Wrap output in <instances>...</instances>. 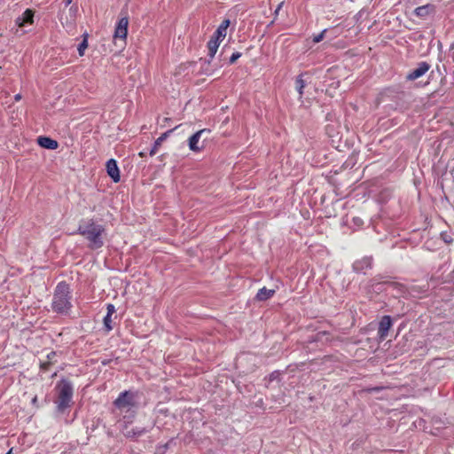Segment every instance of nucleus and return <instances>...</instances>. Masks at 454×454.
<instances>
[{
  "instance_id": "10",
  "label": "nucleus",
  "mask_w": 454,
  "mask_h": 454,
  "mask_svg": "<svg viewBox=\"0 0 454 454\" xmlns=\"http://www.w3.org/2000/svg\"><path fill=\"white\" fill-rule=\"evenodd\" d=\"M230 20H224L221 25L217 27L216 31L215 32L213 38L223 41L227 34V29L230 26Z\"/></svg>"
},
{
  "instance_id": "6",
  "label": "nucleus",
  "mask_w": 454,
  "mask_h": 454,
  "mask_svg": "<svg viewBox=\"0 0 454 454\" xmlns=\"http://www.w3.org/2000/svg\"><path fill=\"white\" fill-rule=\"evenodd\" d=\"M129 19L127 16L121 18L116 25L114 38V40L125 41L128 35Z\"/></svg>"
},
{
  "instance_id": "23",
  "label": "nucleus",
  "mask_w": 454,
  "mask_h": 454,
  "mask_svg": "<svg viewBox=\"0 0 454 454\" xmlns=\"http://www.w3.org/2000/svg\"><path fill=\"white\" fill-rule=\"evenodd\" d=\"M241 54L239 52H235L230 58V63L233 64L239 58H240Z\"/></svg>"
},
{
  "instance_id": "18",
  "label": "nucleus",
  "mask_w": 454,
  "mask_h": 454,
  "mask_svg": "<svg viewBox=\"0 0 454 454\" xmlns=\"http://www.w3.org/2000/svg\"><path fill=\"white\" fill-rule=\"evenodd\" d=\"M104 325L107 332L113 329L112 325V317L110 315H106L104 318Z\"/></svg>"
},
{
  "instance_id": "13",
  "label": "nucleus",
  "mask_w": 454,
  "mask_h": 454,
  "mask_svg": "<svg viewBox=\"0 0 454 454\" xmlns=\"http://www.w3.org/2000/svg\"><path fill=\"white\" fill-rule=\"evenodd\" d=\"M275 294L274 289H267L266 287L261 288L257 294H256V300L258 301H266L272 297Z\"/></svg>"
},
{
  "instance_id": "1",
  "label": "nucleus",
  "mask_w": 454,
  "mask_h": 454,
  "mask_svg": "<svg viewBox=\"0 0 454 454\" xmlns=\"http://www.w3.org/2000/svg\"><path fill=\"white\" fill-rule=\"evenodd\" d=\"M78 232L89 241V247L98 249L103 247L105 228L92 220L82 223Z\"/></svg>"
},
{
  "instance_id": "22",
  "label": "nucleus",
  "mask_w": 454,
  "mask_h": 454,
  "mask_svg": "<svg viewBox=\"0 0 454 454\" xmlns=\"http://www.w3.org/2000/svg\"><path fill=\"white\" fill-rule=\"evenodd\" d=\"M55 356H56V353H55V352H51V353H50V354L47 356H48L49 361H48V362L42 363V364H41L42 369L46 370V369H47V365H48V364H50V363H51V359H52Z\"/></svg>"
},
{
  "instance_id": "26",
  "label": "nucleus",
  "mask_w": 454,
  "mask_h": 454,
  "mask_svg": "<svg viewBox=\"0 0 454 454\" xmlns=\"http://www.w3.org/2000/svg\"><path fill=\"white\" fill-rule=\"evenodd\" d=\"M15 100L16 101H19L21 99V95L20 94H17L15 97H14Z\"/></svg>"
},
{
  "instance_id": "7",
  "label": "nucleus",
  "mask_w": 454,
  "mask_h": 454,
  "mask_svg": "<svg viewBox=\"0 0 454 454\" xmlns=\"http://www.w3.org/2000/svg\"><path fill=\"white\" fill-rule=\"evenodd\" d=\"M392 325V320L389 316H384L379 325V337L381 340H385L387 336L388 330Z\"/></svg>"
},
{
  "instance_id": "12",
  "label": "nucleus",
  "mask_w": 454,
  "mask_h": 454,
  "mask_svg": "<svg viewBox=\"0 0 454 454\" xmlns=\"http://www.w3.org/2000/svg\"><path fill=\"white\" fill-rule=\"evenodd\" d=\"M34 18V12L31 10H27L21 17L16 19V24L19 27H23L26 24H32Z\"/></svg>"
},
{
  "instance_id": "16",
  "label": "nucleus",
  "mask_w": 454,
  "mask_h": 454,
  "mask_svg": "<svg viewBox=\"0 0 454 454\" xmlns=\"http://www.w3.org/2000/svg\"><path fill=\"white\" fill-rule=\"evenodd\" d=\"M167 135H168V132L162 134L160 137H158V139L155 141L154 146L150 151V155L151 156H153V155H154L156 153L158 146H160V144L164 141V139L166 138Z\"/></svg>"
},
{
  "instance_id": "2",
  "label": "nucleus",
  "mask_w": 454,
  "mask_h": 454,
  "mask_svg": "<svg viewBox=\"0 0 454 454\" xmlns=\"http://www.w3.org/2000/svg\"><path fill=\"white\" fill-rule=\"evenodd\" d=\"M69 287L65 283H59L55 290L52 309L58 313H66L71 308L69 301Z\"/></svg>"
},
{
  "instance_id": "25",
  "label": "nucleus",
  "mask_w": 454,
  "mask_h": 454,
  "mask_svg": "<svg viewBox=\"0 0 454 454\" xmlns=\"http://www.w3.org/2000/svg\"><path fill=\"white\" fill-rule=\"evenodd\" d=\"M282 5H283V3H280V4H278V8H277V9H276V11H275V13H276V14H278V12H279V10L281 9Z\"/></svg>"
},
{
  "instance_id": "5",
  "label": "nucleus",
  "mask_w": 454,
  "mask_h": 454,
  "mask_svg": "<svg viewBox=\"0 0 454 454\" xmlns=\"http://www.w3.org/2000/svg\"><path fill=\"white\" fill-rule=\"evenodd\" d=\"M114 404L121 411H129L135 404L133 394L128 391L121 393L115 400Z\"/></svg>"
},
{
  "instance_id": "21",
  "label": "nucleus",
  "mask_w": 454,
  "mask_h": 454,
  "mask_svg": "<svg viewBox=\"0 0 454 454\" xmlns=\"http://www.w3.org/2000/svg\"><path fill=\"white\" fill-rule=\"evenodd\" d=\"M143 433H144V430H141V429H137V430L132 429L131 431H127L125 434L127 436H138V435H141Z\"/></svg>"
},
{
  "instance_id": "4",
  "label": "nucleus",
  "mask_w": 454,
  "mask_h": 454,
  "mask_svg": "<svg viewBox=\"0 0 454 454\" xmlns=\"http://www.w3.org/2000/svg\"><path fill=\"white\" fill-rule=\"evenodd\" d=\"M209 133V129H203L197 131L194 135H192L188 141L190 150L192 152H200L205 146L204 141H201V138L205 134Z\"/></svg>"
},
{
  "instance_id": "9",
  "label": "nucleus",
  "mask_w": 454,
  "mask_h": 454,
  "mask_svg": "<svg viewBox=\"0 0 454 454\" xmlns=\"http://www.w3.org/2000/svg\"><path fill=\"white\" fill-rule=\"evenodd\" d=\"M429 69V65L426 62H422L417 68L411 71L408 75L407 79L416 80L425 74Z\"/></svg>"
},
{
  "instance_id": "28",
  "label": "nucleus",
  "mask_w": 454,
  "mask_h": 454,
  "mask_svg": "<svg viewBox=\"0 0 454 454\" xmlns=\"http://www.w3.org/2000/svg\"><path fill=\"white\" fill-rule=\"evenodd\" d=\"M139 155H140L141 157H143V156L145 155V153L141 152V153H139Z\"/></svg>"
},
{
  "instance_id": "14",
  "label": "nucleus",
  "mask_w": 454,
  "mask_h": 454,
  "mask_svg": "<svg viewBox=\"0 0 454 454\" xmlns=\"http://www.w3.org/2000/svg\"><path fill=\"white\" fill-rule=\"evenodd\" d=\"M434 10V8L433 5L426 4V5L419 6L418 8H416L415 13L417 16L424 18V17H427V15H429L431 12H433Z\"/></svg>"
},
{
  "instance_id": "15",
  "label": "nucleus",
  "mask_w": 454,
  "mask_h": 454,
  "mask_svg": "<svg viewBox=\"0 0 454 454\" xmlns=\"http://www.w3.org/2000/svg\"><path fill=\"white\" fill-rule=\"evenodd\" d=\"M221 42L222 41L215 39L213 37L209 40V42L207 43V48L210 58H213L215 55Z\"/></svg>"
},
{
  "instance_id": "11",
  "label": "nucleus",
  "mask_w": 454,
  "mask_h": 454,
  "mask_svg": "<svg viewBox=\"0 0 454 454\" xmlns=\"http://www.w3.org/2000/svg\"><path fill=\"white\" fill-rule=\"evenodd\" d=\"M37 143L40 146L51 150H55L59 146V144L56 140H53L48 137H39L37 138Z\"/></svg>"
},
{
  "instance_id": "29",
  "label": "nucleus",
  "mask_w": 454,
  "mask_h": 454,
  "mask_svg": "<svg viewBox=\"0 0 454 454\" xmlns=\"http://www.w3.org/2000/svg\"><path fill=\"white\" fill-rule=\"evenodd\" d=\"M12 449L6 453V454H11L12 453Z\"/></svg>"
},
{
  "instance_id": "3",
  "label": "nucleus",
  "mask_w": 454,
  "mask_h": 454,
  "mask_svg": "<svg viewBox=\"0 0 454 454\" xmlns=\"http://www.w3.org/2000/svg\"><path fill=\"white\" fill-rule=\"evenodd\" d=\"M58 408L59 410L63 411L69 406L73 395V388L67 381H61L58 386Z\"/></svg>"
},
{
  "instance_id": "24",
  "label": "nucleus",
  "mask_w": 454,
  "mask_h": 454,
  "mask_svg": "<svg viewBox=\"0 0 454 454\" xmlns=\"http://www.w3.org/2000/svg\"><path fill=\"white\" fill-rule=\"evenodd\" d=\"M115 312V308L113 304H108L107 305V314L106 315H110L112 317V315Z\"/></svg>"
},
{
  "instance_id": "20",
  "label": "nucleus",
  "mask_w": 454,
  "mask_h": 454,
  "mask_svg": "<svg viewBox=\"0 0 454 454\" xmlns=\"http://www.w3.org/2000/svg\"><path fill=\"white\" fill-rule=\"evenodd\" d=\"M325 33H326V29H324V30H323L321 33H319L318 35H314V37H313V42H314L315 43H317L321 42V41L324 39Z\"/></svg>"
},
{
  "instance_id": "17",
  "label": "nucleus",
  "mask_w": 454,
  "mask_h": 454,
  "mask_svg": "<svg viewBox=\"0 0 454 454\" xmlns=\"http://www.w3.org/2000/svg\"><path fill=\"white\" fill-rule=\"evenodd\" d=\"M295 83H296V89H297L300 96H301L303 93V89L305 87V83H304V81L302 80L301 76H299L296 79Z\"/></svg>"
},
{
  "instance_id": "27",
  "label": "nucleus",
  "mask_w": 454,
  "mask_h": 454,
  "mask_svg": "<svg viewBox=\"0 0 454 454\" xmlns=\"http://www.w3.org/2000/svg\"><path fill=\"white\" fill-rule=\"evenodd\" d=\"M66 4L68 5L72 3L73 0H64Z\"/></svg>"
},
{
  "instance_id": "19",
  "label": "nucleus",
  "mask_w": 454,
  "mask_h": 454,
  "mask_svg": "<svg viewBox=\"0 0 454 454\" xmlns=\"http://www.w3.org/2000/svg\"><path fill=\"white\" fill-rule=\"evenodd\" d=\"M87 48H88V42H87V39L84 38L83 41L80 43V45L78 47L79 55L83 56L84 51Z\"/></svg>"
},
{
  "instance_id": "8",
  "label": "nucleus",
  "mask_w": 454,
  "mask_h": 454,
  "mask_svg": "<svg viewBox=\"0 0 454 454\" xmlns=\"http://www.w3.org/2000/svg\"><path fill=\"white\" fill-rule=\"evenodd\" d=\"M106 171L114 183H118L120 181V170L114 159H111L106 162Z\"/></svg>"
}]
</instances>
